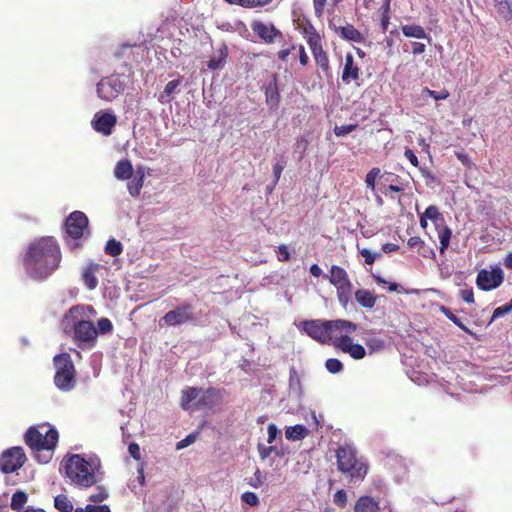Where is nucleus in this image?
Instances as JSON below:
<instances>
[{
  "label": "nucleus",
  "mask_w": 512,
  "mask_h": 512,
  "mask_svg": "<svg viewBox=\"0 0 512 512\" xmlns=\"http://www.w3.org/2000/svg\"><path fill=\"white\" fill-rule=\"evenodd\" d=\"M60 261V247L53 237L32 242L23 260L27 273L34 279H46L58 269Z\"/></svg>",
  "instance_id": "1"
},
{
  "label": "nucleus",
  "mask_w": 512,
  "mask_h": 512,
  "mask_svg": "<svg viewBox=\"0 0 512 512\" xmlns=\"http://www.w3.org/2000/svg\"><path fill=\"white\" fill-rule=\"evenodd\" d=\"M88 307L75 305L71 307L61 320V328L66 335H71L79 348H92L95 346L98 331L92 321L88 319Z\"/></svg>",
  "instance_id": "2"
},
{
  "label": "nucleus",
  "mask_w": 512,
  "mask_h": 512,
  "mask_svg": "<svg viewBox=\"0 0 512 512\" xmlns=\"http://www.w3.org/2000/svg\"><path fill=\"white\" fill-rule=\"evenodd\" d=\"M65 476L72 484L88 488L97 483L92 465L81 455L73 454L64 461Z\"/></svg>",
  "instance_id": "3"
},
{
  "label": "nucleus",
  "mask_w": 512,
  "mask_h": 512,
  "mask_svg": "<svg viewBox=\"0 0 512 512\" xmlns=\"http://www.w3.org/2000/svg\"><path fill=\"white\" fill-rule=\"evenodd\" d=\"M58 438L59 434L56 428L46 423L39 424L37 427L31 426L24 436L26 445L36 452L54 450L58 443Z\"/></svg>",
  "instance_id": "4"
},
{
  "label": "nucleus",
  "mask_w": 512,
  "mask_h": 512,
  "mask_svg": "<svg viewBox=\"0 0 512 512\" xmlns=\"http://www.w3.org/2000/svg\"><path fill=\"white\" fill-rule=\"evenodd\" d=\"M337 466L339 471L347 474L352 480H363L367 474L368 466L361 459L357 458L354 447L344 445L336 452Z\"/></svg>",
  "instance_id": "5"
},
{
  "label": "nucleus",
  "mask_w": 512,
  "mask_h": 512,
  "mask_svg": "<svg viewBox=\"0 0 512 512\" xmlns=\"http://www.w3.org/2000/svg\"><path fill=\"white\" fill-rule=\"evenodd\" d=\"M55 366L54 384L63 391L69 392L76 385V369L69 353H61L53 358Z\"/></svg>",
  "instance_id": "6"
},
{
  "label": "nucleus",
  "mask_w": 512,
  "mask_h": 512,
  "mask_svg": "<svg viewBox=\"0 0 512 512\" xmlns=\"http://www.w3.org/2000/svg\"><path fill=\"white\" fill-rule=\"evenodd\" d=\"M125 87L124 78L119 74H112L98 82L96 91L99 98L106 102H112L124 92Z\"/></svg>",
  "instance_id": "7"
},
{
  "label": "nucleus",
  "mask_w": 512,
  "mask_h": 512,
  "mask_svg": "<svg viewBox=\"0 0 512 512\" xmlns=\"http://www.w3.org/2000/svg\"><path fill=\"white\" fill-rule=\"evenodd\" d=\"M26 460V454L22 447L8 448L0 456V470L5 474L13 473L19 470Z\"/></svg>",
  "instance_id": "8"
},
{
  "label": "nucleus",
  "mask_w": 512,
  "mask_h": 512,
  "mask_svg": "<svg viewBox=\"0 0 512 512\" xmlns=\"http://www.w3.org/2000/svg\"><path fill=\"white\" fill-rule=\"evenodd\" d=\"M357 329V325L349 320L337 319L327 320L328 341L339 348L341 340L350 338V334Z\"/></svg>",
  "instance_id": "9"
},
{
  "label": "nucleus",
  "mask_w": 512,
  "mask_h": 512,
  "mask_svg": "<svg viewBox=\"0 0 512 512\" xmlns=\"http://www.w3.org/2000/svg\"><path fill=\"white\" fill-rule=\"evenodd\" d=\"M195 320L193 306L189 303L182 304L167 312L160 320L161 326H177Z\"/></svg>",
  "instance_id": "10"
},
{
  "label": "nucleus",
  "mask_w": 512,
  "mask_h": 512,
  "mask_svg": "<svg viewBox=\"0 0 512 512\" xmlns=\"http://www.w3.org/2000/svg\"><path fill=\"white\" fill-rule=\"evenodd\" d=\"M88 223L85 213L81 211L72 212L65 221L67 235L76 240L83 237L85 233L89 234Z\"/></svg>",
  "instance_id": "11"
},
{
  "label": "nucleus",
  "mask_w": 512,
  "mask_h": 512,
  "mask_svg": "<svg viewBox=\"0 0 512 512\" xmlns=\"http://www.w3.org/2000/svg\"><path fill=\"white\" fill-rule=\"evenodd\" d=\"M298 328L315 341L326 344L328 341L327 320L314 319L300 322Z\"/></svg>",
  "instance_id": "12"
},
{
  "label": "nucleus",
  "mask_w": 512,
  "mask_h": 512,
  "mask_svg": "<svg viewBox=\"0 0 512 512\" xmlns=\"http://www.w3.org/2000/svg\"><path fill=\"white\" fill-rule=\"evenodd\" d=\"M504 280V272L500 267L491 270L482 269L478 272L476 283L484 291H490L499 287Z\"/></svg>",
  "instance_id": "13"
},
{
  "label": "nucleus",
  "mask_w": 512,
  "mask_h": 512,
  "mask_svg": "<svg viewBox=\"0 0 512 512\" xmlns=\"http://www.w3.org/2000/svg\"><path fill=\"white\" fill-rule=\"evenodd\" d=\"M91 124L96 132L109 136L117 124V117L113 113L98 111L95 113Z\"/></svg>",
  "instance_id": "14"
},
{
  "label": "nucleus",
  "mask_w": 512,
  "mask_h": 512,
  "mask_svg": "<svg viewBox=\"0 0 512 512\" xmlns=\"http://www.w3.org/2000/svg\"><path fill=\"white\" fill-rule=\"evenodd\" d=\"M307 43L311 49L316 64L323 70H329V59L322 48L320 36L316 33H310L307 37Z\"/></svg>",
  "instance_id": "15"
},
{
  "label": "nucleus",
  "mask_w": 512,
  "mask_h": 512,
  "mask_svg": "<svg viewBox=\"0 0 512 512\" xmlns=\"http://www.w3.org/2000/svg\"><path fill=\"white\" fill-rule=\"evenodd\" d=\"M251 29L265 43H272L277 37H282V33L271 22L255 20Z\"/></svg>",
  "instance_id": "16"
},
{
  "label": "nucleus",
  "mask_w": 512,
  "mask_h": 512,
  "mask_svg": "<svg viewBox=\"0 0 512 512\" xmlns=\"http://www.w3.org/2000/svg\"><path fill=\"white\" fill-rule=\"evenodd\" d=\"M328 26L344 40L354 43H362L364 41L362 34L351 24H346L345 26H337L334 19H332L329 20Z\"/></svg>",
  "instance_id": "17"
},
{
  "label": "nucleus",
  "mask_w": 512,
  "mask_h": 512,
  "mask_svg": "<svg viewBox=\"0 0 512 512\" xmlns=\"http://www.w3.org/2000/svg\"><path fill=\"white\" fill-rule=\"evenodd\" d=\"M221 399V394L218 390L214 388H209L207 390H202L199 396V399L195 402V409H210L215 404H217Z\"/></svg>",
  "instance_id": "18"
},
{
  "label": "nucleus",
  "mask_w": 512,
  "mask_h": 512,
  "mask_svg": "<svg viewBox=\"0 0 512 512\" xmlns=\"http://www.w3.org/2000/svg\"><path fill=\"white\" fill-rule=\"evenodd\" d=\"M360 74V68L355 64L353 55L351 53H347L342 72V81L345 84H349L351 81L358 80Z\"/></svg>",
  "instance_id": "19"
},
{
  "label": "nucleus",
  "mask_w": 512,
  "mask_h": 512,
  "mask_svg": "<svg viewBox=\"0 0 512 512\" xmlns=\"http://www.w3.org/2000/svg\"><path fill=\"white\" fill-rule=\"evenodd\" d=\"M339 349L344 353H348L353 359L360 360L365 357V348L358 344L353 343L352 338H344L339 344Z\"/></svg>",
  "instance_id": "20"
},
{
  "label": "nucleus",
  "mask_w": 512,
  "mask_h": 512,
  "mask_svg": "<svg viewBox=\"0 0 512 512\" xmlns=\"http://www.w3.org/2000/svg\"><path fill=\"white\" fill-rule=\"evenodd\" d=\"M145 169L142 166H138L134 175L129 179L127 183V189L132 197H138L141 189L144 185Z\"/></svg>",
  "instance_id": "21"
},
{
  "label": "nucleus",
  "mask_w": 512,
  "mask_h": 512,
  "mask_svg": "<svg viewBox=\"0 0 512 512\" xmlns=\"http://www.w3.org/2000/svg\"><path fill=\"white\" fill-rule=\"evenodd\" d=\"M201 389L187 387L182 391L180 405L184 410L195 409V402L199 399Z\"/></svg>",
  "instance_id": "22"
},
{
  "label": "nucleus",
  "mask_w": 512,
  "mask_h": 512,
  "mask_svg": "<svg viewBox=\"0 0 512 512\" xmlns=\"http://www.w3.org/2000/svg\"><path fill=\"white\" fill-rule=\"evenodd\" d=\"M329 281L336 288L352 285L348 278L347 272L337 265H333L331 267Z\"/></svg>",
  "instance_id": "23"
},
{
  "label": "nucleus",
  "mask_w": 512,
  "mask_h": 512,
  "mask_svg": "<svg viewBox=\"0 0 512 512\" xmlns=\"http://www.w3.org/2000/svg\"><path fill=\"white\" fill-rule=\"evenodd\" d=\"M378 297L374 294V292L367 289H358L355 292V300L356 302L363 308L373 309Z\"/></svg>",
  "instance_id": "24"
},
{
  "label": "nucleus",
  "mask_w": 512,
  "mask_h": 512,
  "mask_svg": "<svg viewBox=\"0 0 512 512\" xmlns=\"http://www.w3.org/2000/svg\"><path fill=\"white\" fill-rule=\"evenodd\" d=\"M493 5L501 19L512 21V0H493Z\"/></svg>",
  "instance_id": "25"
},
{
  "label": "nucleus",
  "mask_w": 512,
  "mask_h": 512,
  "mask_svg": "<svg viewBox=\"0 0 512 512\" xmlns=\"http://www.w3.org/2000/svg\"><path fill=\"white\" fill-rule=\"evenodd\" d=\"M133 175V166L129 160H120L114 168V176L118 180H129Z\"/></svg>",
  "instance_id": "26"
},
{
  "label": "nucleus",
  "mask_w": 512,
  "mask_h": 512,
  "mask_svg": "<svg viewBox=\"0 0 512 512\" xmlns=\"http://www.w3.org/2000/svg\"><path fill=\"white\" fill-rule=\"evenodd\" d=\"M401 31L404 36L415 39H427L431 41V37L426 33L425 29L417 24L403 25Z\"/></svg>",
  "instance_id": "27"
},
{
  "label": "nucleus",
  "mask_w": 512,
  "mask_h": 512,
  "mask_svg": "<svg viewBox=\"0 0 512 512\" xmlns=\"http://www.w3.org/2000/svg\"><path fill=\"white\" fill-rule=\"evenodd\" d=\"M355 512H377L379 504L372 497H360L354 507Z\"/></svg>",
  "instance_id": "28"
},
{
  "label": "nucleus",
  "mask_w": 512,
  "mask_h": 512,
  "mask_svg": "<svg viewBox=\"0 0 512 512\" xmlns=\"http://www.w3.org/2000/svg\"><path fill=\"white\" fill-rule=\"evenodd\" d=\"M183 76H179L177 79L169 81L163 92L159 95L158 101L162 104L169 103L171 95L176 91V89L182 84Z\"/></svg>",
  "instance_id": "29"
},
{
  "label": "nucleus",
  "mask_w": 512,
  "mask_h": 512,
  "mask_svg": "<svg viewBox=\"0 0 512 512\" xmlns=\"http://www.w3.org/2000/svg\"><path fill=\"white\" fill-rule=\"evenodd\" d=\"M98 267H99V265H97V264H90L89 266H87L85 268V270L83 272L82 279H83L85 286L89 290L95 289L98 284L97 278L95 276V272L98 269Z\"/></svg>",
  "instance_id": "30"
},
{
  "label": "nucleus",
  "mask_w": 512,
  "mask_h": 512,
  "mask_svg": "<svg viewBox=\"0 0 512 512\" xmlns=\"http://www.w3.org/2000/svg\"><path fill=\"white\" fill-rule=\"evenodd\" d=\"M436 230L438 232V238L440 241L439 250H440L441 254H444L445 250L448 248V246L450 244L452 231L445 224L436 227Z\"/></svg>",
  "instance_id": "31"
},
{
  "label": "nucleus",
  "mask_w": 512,
  "mask_h": 512,
  "mask_svg": "<svg viewBox=\"0 0 512 512\" xmlns=\"http://www.w3.org/2000/svg\"><path fill=\"white\" fill-rule=\"evenodd\" d=\"M308 434V429L304 425H294L286 429L285 436L289 440H301Z\"/></svg>",
  "instance_id": "32"
},
{
  "label": "nucleus",
  "mask_w": 512,
  "mask_h": 512,
  "mask_svg": "<svg viewBox=\"0 0 512 512\" xmlns=\"http://www.w3.org/2000/svg\"><path fill=\"white\" fill-rule=\"evenodd\" d=\"M423 215L427 219L431 220L435 224V227H438V226L444 224L443 215L439 212L438 207H436L434 205L428 206L426 208L425 212L423 213Z\"/></svg>",
  "instance_id": "33"
},
{
  "label": "nucleus",
  "mask_w": 512,
  "mask_h": 512,
  "mask_svg": "<svg viewBox=\"0 0 512 512\" xmlns=\"http://www.w3.org/2000/svg\"><path fill=\"white\" fill-rule=\"evenodd\" d=\"M28 496L24 491H16L11 498L10 507L12 510L19 511L27 503Z\"/></svg>",
  "instance_id": "34"
},
{
  "label": "nucleus",
  "mask_w": 512,
  "mask_h": 512,
  "mask_svg": "<svg viewBox=\"0 0 512 512\" xmlns=\"http://www.w3.org/2000/svg\"><path fill=\"white\" fill-rule=\"evenodd\" d=\"M286 164H287V159L284 155H277L274 158V165H273L274 186L278 183Z\"/></svg>",
  "instance_id": "35"
},
{
  "label": "nucleus",
  "mask_w": 512,
  "mask_h": 512,
  "mask_svg": "<svg viewBox=\"0 0 512 512\" xmlns=\"http://www.w3.org/2000/svg\"><path fill=\"white\" fill-rule=\"evenodd\" d=\"M54 506L60 512H72V510H73L72 502L64 494H59L55 497Z\"/></svg>",
  "instance_id": "36"
},
{
  "label": "nucleus",
  "mask_w": 512,
  "mask_h": 512,
  "mask_svg": "<svg viewBox=\"0 0 512 512\" xmlns=\"http://www.w3.org/2000/svg\"><path fill=\"white\" fill-rule=\"evenodd\" d=\"M337 289V298L339 303L344 309L348 308L351 298L352 285L338 287Z\"/></svg>",
  "instance_id": "37"
},
{
  "label": "nucleus",
  "mask_w": 512,
  "mask_h": 512,
  "mask_svg": "<svg viewBox=\"0 0 512 512\" xmlns=\"http://www.w3.org/2000/svg\"><path fill=\"white\" fill-rule=\"evenodd\" d=\"M104 251L109 256L117 257L122 253L123 246L120 241L112 238L107 241Z\"/></svg>",
  "instance_id": "38"
},
{
  "label": "nucleus",
  "mask_w": 512,
  "mask_h": 512,
  "mask_svg": "<svg viewBox=\"0 0 512 512\" xmlns=\"http://www.w3.org/2000/svg\"><path fill=\"white\" fill-rule=\"evenodd\" d=\"M272 1L273 0H226V2L231 4H236L247 8L262 7L271 3Z\"/></svg>",
  "instance_id": "39"
},
{
  "label": "nucleus",
  "mask_w": 512,
  "mask_h": 512,
  "mask_svg": "<svg viewBox=\"0 0 512 512\" xmlns=\"http://www.w3.org/2000/svg\"><path fill=\"white\" fill-rule=\"evenodd\" d=\"M289 388L291 391L301 394V380L295 368H291L289 372Z\"/></svg>",
  "instance_id": "40"
},
{
  "label": "nucleus",
  "mask_w": 512,
  "mask_h": 512,
  "mask_svg": "<svg viewBox=\"0 0 512 512\" xmlns=\"http://www.w3.org/2000/svg\"><path fill=\"white\" fill-rule=\"evenodd\" d=\"M230 29L237 32L242 37H248L249 35L247 26L239 20H235L233 23H226V31Z\"/></svg>",
  "instance_id": "41"
},
{
  "label": "nucleus",
  "mask_w": 512,
  "mask_h": 512,
  "mask_svg": "<svg viewBox=\"0 0 512 512\" xmlns=\"http://www.w3.org/2000/svg\"><path fill=\"white\" fill-rule=\"evenodd\" d=\"M410 49H411V52L414 55H420V54H423L425 52L426 45L424 43L415 42V41H412V42H409V43H405L403 45V51L404 52H408V51H410Z\"/></svg>",
  "instance_id": "42"
},
{
  "label": "nucleus",
  "mask_w": 512,
  "mask_h": 512,
  "mask_svg": "<svg viewBox=\"0 0 512 512\" xmlns=\"http://www.w3.org/2000/svg\"><path fill=\"white\" fill-rule=\"evenodd\" d=\"M421 95H422V97H425V96L432 97L435 100H445V99H447L449 97V92L447 90H445V89L437 92V91H434V90H430L427 87H424L422 89Z\"/></svg>",
  "instance_id": "43"
},
{
  "label": "nucleus",
  "mask_w": 512,
  "mask_h": 512,
  "mask_svg": "<svg viewBox=\"0 0 512 512\" xmlns=\"http://www.w3.org/2000/svg\"><path fill=\"white\" fill-rule=\"evenodd\" d=\"M381 175V170L377 167L372 168L366 175L365 183L372 191L375 190L376 179Z\"/></svg>",
  "instance_id": "44"
},
{
  "label": "nucleus",
  "mask_w": 512,
  "mask_h": 512,
  "mask_svg": "<svg viewBox=\"0 0 512 512\" xmlns=\"http://www.w3.org/2000/svg\"><path fill=\"white\" fill-rule=\"evenodd\" d=\"M96 329L98 334H108L113 331V324L110 319L103 317L98 320Z\"/></svg>",
  "instance_id": "45"
},
{
  "label": "nucleus",
  "mask_w": 512,
  "mask_h": 512,
  "mask_svg": "<svg viewBox=\"0 0 512 512\" xmlns=\"http://www.w3.org/2000/svg\"><path fill=\"white\" fill-rule=\"evenodd\" d=\"M266 101L270 107H277L279 103V93L276 87H268L266 90Z\"/></svg>",
  "instance_id": "46"
},
{
  "label": "nucleus",
  "mask_w": 512,
  "mask_h": 512,
  "mask_svg": "<svg viewBox=\"0 0 512 512\" xmlns=\"http://www.w3.org/2000/svg\"><path fill=\"white\" fill-rule=\"evenodd\" d=\"M326 369L333 374L339 373L343 370V364L336 358H330L325 363Z\"/></svg>",
  "instance_id": "47"
},
{
  "label": "nucleus",
  "mask_w": 512,
  "mask_h": 512,
  "mask_svg": "<svg viewBox=\"0 0 512 512\" xmlns=\"http://www.w3.org/2000/svg\"><path fill=\"white\" fill-rule=\"evenodd\" d=\"M366 345L371 352H376L384 348V341L380 338L372 337L366 340Z\"/></svg>",
  "instance_id": "48"
},
{
  "label": "nucleus",
  "mask_w": 512,
  "mask_h": 512,
  "mask_svg": "<svg viewBox=\"0 0 512 512\" xmlns=\"http://www.w3.org/2000/svg\"><path fill=\"white\" fill-rule=\"evenodd\" d=\"M107 498H108V493L106 492V490L103 487L98 486L97 492L93 493L89 496V501L94 502V503H101Z\"/></svg>",
  "instance_id": "49"
},
{
  "label": "nucleus",
  "mask_w": 512,
  "mask_h": 512,
  "mask_svg": "<svg viewBox=\"0 0 512 512\" xmlns=\"http://www.w3.org/2000/svg\"><path fill=\"white\" fill-rule=\"evenodd\" d=\"M357 128V124L335 126L334 133L338 137L346 136Z\"/></svg>",
  "instance_id": "50"
},
{
  "label": "nucleus",
  "mask_w": 512,
  "mask_h": 512,
  "mask_svg": "<svg viewBox=\"0 0 512 512\" xmlns=\"http://www.w3.org/2000/svg\"><path fill=\"white\" fill-rule=\"evenodd\" d=\"M333 502L340 508H344L347 504V494L343 489L336 491L333 497Z\"/></svg>",
  "instance_id": "51"
},
{
  "label": "nucleus",
  "mask_w": 512,
  "mask_h": 512,
  "mask_svg": "<svg viewBox=\"0 0 512 512\" xmlns=\"http://www.w3.org/2000/svg\"><path fill=\"white\" fill-rule=\"evenodd\" d=\"M241 499L244 503L250 506H257L259 504V498L254 492L243 493Z\"/></svg>",
  "instance_id": "52"
},
{
  "label": "nucleus",
  "mask_w": 512,
  "mask_h": 512,
  "mask_svg": "<svg viewBox=\"0 0 512 512\" xmlns=\"http://www.w3.org/2000/svg\"><path fill=\"white\" fill-rule=\"evenodd\" d=\"M196 438L197 436L194 433L187 435L184 439H182L176 444V449L181 450L183 448H186L187 446L194 443L196 441Z\"/></svg>",
  "instance_id": "53"
},
{
  "label": "nucleus",
  "mask_w": 512,
  "mask_h": 512,
  "mask_svg": "<svg viewBox=\"0 0 512 512\" xmlns=\"http://www.w3.org/2000/svg\"><path fill=\"white\" fill-rule=\"evenodd\" d=\"M264 482L263 475L259 469L254 473V477L251 478L249 484L254 488H259Z\"/></svg>",
  "instance_id": "54"
},
{
  "label": "nucleus",
  "mask_w": 512,
  "mask_h": 512,
  "mask_svg": "<svg viewBox=\"0 0 512 512\" xmlns=\"http://www.w3.org/2000/svg\"><path fill=\"white\" fill-rule=\"evenodd\" d=\"M440 311L449 319L451 320L455 325H460L461 319L457 317L449 308L445 306L440 307Z\"/></svg>",
  "instance_id": "55"
},
{
  "label": "nucleus",
  "mask_w": 512,
  "mask_h": 512,
  "mask_svg": "<svg viewBox=\"0 0 512 512\" xmlns=\"http://www.w3.org/2000/svg\"><path fill=\"white\" fill-rule=\"evenodd\" d=\"M128 451L131 457L134 458L135 460L139 461L141 459L140 447L137 443H130L128 446Z\"/></svg>",
  "instance_id": "56"
},
{
  "label": "nucleus",
  "mask_w": 512,
  "mask_h": 512,
  "mask_svg": "<svg viewBox=\"0 0 512 512\" xmlns=\"http://www.w3.org/2000/svg\"><path fill=\"white\" fill-rule=\"evenodd\" d=\"M86 512H111L108 505H86Z\"/></svg>",
  "instance_id": "57"
},
{
  "label": "nucleus",
  "mask_w": 512,
  "mask_h": 512,
  "mask_svg": "<svg viewBox=\"0 0 512 512\" xmlns=\"http://www.w3.org/2000/svg\"><path fill=\"white\" fill-rule=\"evenodd\" d=\"M267 432H268V443L271 444L276 439L277 434H278V429H277L276 425L273 423H270L268 425Z\"/></svg>",
  "instance_id": "58"
},
{
  "label": "nucleus",
  "mask_w": 512,
  "mask_h": 512,
  "mask_svg": "<svg viewBox=\"0 0 512 512\" xmlns=\"http://www.w3.org/2000/svg\"><path fill=\"white\" fill-rule=\"evenodd\" d=\"M290 258V253L285 245H281L278 248V259L280 261H287Z\"/></svg>",
  "instance_id": "59"
},
{
  "label": "nucleus",
  "mask_w": 512,
  "mask_h": 512,
  "mask_svg": "<svg viewBox=\"0 0 512 512\" xmlns=\"http://www.w3.org/2000/svg\"><path fill=\"white\" fill-rule=\"evenodd\" d=\"M361 255L365 258V263L371 265L374 263V254L367 248L360 250Z\"/></svg>",
  "instance_id": "60"
},
{
  "label": "nucleus",
  "mask_w": 512,
  "mask_h": 512,
  "mask_svg": "<svg viewBox=\"0 0 512 512\" xmlns=\"http://www.w3.org/2000/svg\"><path fill=\"white\" fill-rule=\"evenodd\" d=\"M404 155L413 166L417 167L419 165L418 158L411 149H406Z\"/></svg>",
  "instance_id": "61"
},
{
  "label": "nucleus",
  "mask_w": 512,
  "mask_h": 512,
  "mask_svg": "<svg viewBox=\"0 0 512 512\" xmlns=\"http://www.w3.org/2000/svg\"><path fill=\"white\" fill-rule=\"evenodd\" d=\"M407 244L411 248H414V247L423 248L425 246L424 241L420 237H416V236L415 237H411L408 240Z\"/></svg>",
  "instance_id": "62"
},
{
  "label": "nucleus",
  "mask_w": 512,
  "mask_h": 512,
  "mask_svg": "<svg viewBox=\"0 0 512 512\" xmlns=\"http://www.w3.org/2000/svg\"><path fill=\"white\" fill-rule=\"evenodd\" d=\"M461 298L466 302V303H473L474 302V294H473V291L471 289H464V290H461Z\"/></svg>",
  "instance_id": "63"
},
{
  "label": "nucleus",
  "mask_w": 512,
  "mask_h": 512,
  "mask_svg": "<svg viewBox=\"0 0 512 512\" xmlns=\"http://www.w3.org/2000/svg\"><path fill=\"white\" fill-rule=\"evenodd\" d=\"M326 1L327 0H313V5H314L315 13L317 15L320 16L323 13Z\"/></svg>",
  "instance_id": "64"
}]
</instances>
